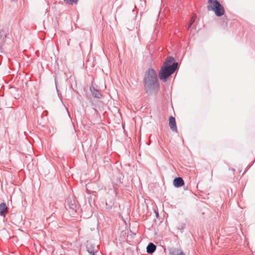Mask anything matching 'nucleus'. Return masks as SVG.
<instances>
[{
  "label": "nucleus",
  "mask_w": 255,
  "mask_h": 255,
  "mask_svg": "<svg viewBox=\"0 0 255 255\" xmlns=\"http://www.w3.org/2000/svg\"><path fill=\"white\" fill-rule=\"evenodd\" d=\"M8 212L7 207L4 203H2L0 204V215L1 216H5Z\"/></svg>",
  "instance_id": "obj_9"
},
{
  "label": "nucleus",
  "mask_w": 255,
  "mask_h": 255,
  "mask_svg": "<svg viewBox=\"0 0 255 255\" xmlns=\"http://www.w3.org/2000/svg\"><path fill=\"white\" fill-rule=\"evenodd\" d=\"M144 85L147 93L153 92H157L159 89V84L158 81L156 72L152 69H149L145 72L144 78Z\"/></svg>",
  "instance_id": "obj_1"
},
{
  "label": "nucleus",
  "mask_w": 255,
  "mask_h": 255,
  "mask_svg": "<svg viewBox=\"0 0 255 255\" xmlns=\"http://www.w3.org/2000/svg\"><path fill=\"white\" fill-rule=\"evenodd\" d=\"M169 126L171 129L174 132H177V128L175 118L170 116L169 118Z\"/></svg>",
  "instance_id": "obj_4"
},
{
  "label": "nucleus",
  "mask_w": 255,
  "mask_h": 255,
  "mask_svg": "<svg viewBox=\"0 0 255 255\" xmlns=\"http://www.w3.org/2000/svg\"><path fill=\"white\" fill-rule=\"evenodd\" d=\"M184 184V180L181 177L176 178L173 180V184L176 187H179L183 185Z\"/></svg>",
  "instance_id": "obj_8"
},
{
  "label": "nucleus",
  "mask_w": 255,
  "mask_h": 255,
  "mask_svg": "<svg viewBox=\"0 0 255 255\" xmlns=\"http://www.w3.org/2000/svg\"><path fill=\"white\" fill-rule=\"evenodd\" d=\"M196 18V16L195 15H193L191 18L190 23L189 24L188 26V29H189L190 27L191 26L193 22H195Z\"/></svg>",
  "instance_id": "obj_12"
},
{
  "label": "nucleus",
  "mask_w": 255,
  "mask_h": 255,
  "mask_svg": "<svg viewBox=\"0 0 255 255\" xmlns=\"http://www.w3.org/2000/svg\"><path fill=\"white\" fill-rule=\"evenodd\" d=\"M67 3L70 4H77L78 3V0H64Z\"/></svg>",
  "instance_id": "obj_13"
},
{
  "label": "nucleus",
  "mask_w": 255,
  "mask_h": 255,
  "mask_svg": "<svg viewBox=\"0 0 255 255\" xmlns=\"http://www.w3.org/2000/svg\"><path fill=\"white\" fill-rule=\"evenodd\" d=\"M170 255H185L180 249L172 248L169 250Z\"/></svg>",
  "instance_id": "obj_5"
},
{
  "label": "nucleus",
  "mask_w": 255,
  "mask_h": 255,
  "mask_svg": "<svg viewBox=\"0 0 255 255\" xmlns=\"http://www.w3.org/2000/svg\"><path fill=\"white\" fill-rule=\"evenodd\" d=\"M208 3H209L208 5V10L214 11L215 14L218 16H221L224 14V8L218 1L208 0Z\"/></svg>",
  "instance_id": "obj_3"
},
{
  "label": "nucleus",
  "mask_w": 255,
  "mask_h": 255,
  "mask_svg": "<svg viewBox=\"0 0 255 255\" xmlns=\"http://www.w3.org/2000/svg\"><path fill=\"white\" fill-rule=\"evenodd\" d=\"M173 61V58L171 57H167L166 61L161 67L159 73V77L161 80L166 81V79L175 71L177 66V63H172Z\"/></svg>",
  "instance_id": "obj_2"
},
{
  "label": "nucleus",
  "mask_w": 255,
  "mask_h": 255,
  "mask_svg": "<svg viewBox=\"0 0 255 255\" xmlns=\"http://www.w3.org/2000/svg\"><path fill=\"white\" fill-rule=\"evenodd\" d=\"M66 207L74 209V205L71 203V201H70L69 199H67L66 201Z\"/></svg>",
  "instance_id": "obj_11"
},
{
  "label": "nucleus",
  "mask_w": 255,
  "mask_h": 255,
  "mask_svg": "<svg viewBox=\"0 0 255 255\" xmlns=\"http://www.w3.org/2000/svg\"><path fill=\"white\" fill-rule=\"evenodd\" d=\"M87 251L91 255H96L98 252L97 248L93 247L91 244H88L87 246Z\"/></svg>",
  "instance_id": "obj_7"
},
{
  "label": "nucleus",
  "mask_w": 255,
  "mask_h": 255,
  "mask_svg": "<svg viewBox=\"0 0 255 255\" xmlns=\"http://www.w3.org/2000/svg\"><path fill=\"white\" fill-rule=\"evenodd\" d=\"M156 246L153 243H150L148 244L146 248L147 252L148 254L153 253L156 250Z\"/></svg>",
  "instance_id": "obj_10"
},
{
  "label": "nucleus",
  "mask_w": 255,
  "mask_h": 255,
  "mask_svg": "<svg viewBox=\"0 0 255 255\" xmlns=\"http://www.w3.org/2000/svg\"><path fill=\"white\" fill-rule=\"evenodd\" d=\"M90 91L92 93V96L94 98L100 99L102 97V95L100 91L96 89L94 87H91Z\"/></svg>",
  "instance_id": "obj_6"
}]
</instances>
